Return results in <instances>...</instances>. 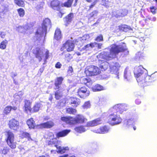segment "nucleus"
Wrapping results in <instances>:
<instances>
[{
	"instance_id": "obj_1",
	"label": "nucleus",
	"mask_w": 157,
	"mask_h": 157,
	"mask_svg": "<svg viewBox=\"0 0 157 157\" xmlns=\"http://www.w3.org/2000/svg\"><path fill=\"white\" fill-rule=\"evenodd\" d=\"M109 52L104 51L99 54L97 57L100 63L99 67L102 71L106 70L108 67L109 63L106 61L101 60H110L116 57L119 53L127 51L126 44L124 43H121L119 44H114L111 45L108 48Z\"/></svg>"
},
{
	"instance_id": "obj_2",
	"label": "nucleus",
	"mask_w": 157,
	"mask_h": 157,
	"mask_svg": "<svg viewBox=\"0 0 157 157\" xmlns=\"http://www.w3.org/2000/svg\"><path fill=\"white\" fill-rule=\"evenodd\" d=\"M51 26L50 20L48 18H45L43 21L42 27L38 28L34 37L38 41L40 40L43 38L44 34H46L47 29H50Z\"/></svg>"
},
{
	"instance_id": "obj_3",
	"label": "nucleus",
	"mask_w": 157,
	"mask_h": 157,
	"mask_svg": "<svg viewBox=\"0 0 157 157\" xmlns=\"http://www.w3.org/2000/svg\"><path fill=\"white\" fill-rule=\"evenodd\" d=\"M61 120L70 125H74L77 124H81L87 120L82 115H78L75 118L71 117H61Z\"/></svg>"
},
{
	"instance_id": "obj_4",
	"label": "nucleus",
	"mask_w": 157,
	"mask_h": 157,
	"mask_svg": "<svg viewBox=\"0 0 157 157\" xmlns=\"http://www.w3.org/2000/svg\"><path fill=\"white\" fill-rule=\"evenodd\" d=\"M112 108L109 110L110 114L108 117V122L112 125H115L121 124L122 119L120 116L118 114L117 111H112Z\"/></svg>"
},
{
	"instance_id": "obj_5",
	"label": "nucleus",
	"mask_w": 157,
	"mask_h": 157,
	"mask_svg": "<svg viewBox=\"0 0 157 157\" xmlns=\"http://www.w3.org/2000/svg\"><path fill=\"white\" fill-rule=\"evenodd\" d=\"M33 53L37 58L39 61H40L44 57V55H45L44 59L45 61L47 59L49 56V51L47 50L44 51L42 49H40L39 48H36L33 50Z\"/></svg>"
},
{
	"instance_id": "obj_6",
	"label": "nucleus",
	"mask_w": 157,
	"mask_h": 157,
	"mask_svg": "<svg viewBox=\"0 0 157 157\" xmlns=\"http://www.w3.org/2000/svg\"><path fill=\"white\" fill-rule=\"evenodd\" d=\"M6 142L8 145L12 149L16 147V143L14 142V134L10 131L6 132Z\"/></svg>"
},
{
	"instance_id": "obj_7",
	"label": "nucleus",
	"mask_w": 157,
	"mask_h": 157,
	"mask_svg": "<svg viewBox=\"0 0 157 157\" xmlns=\"http://www.w3.org/2000/svg\"><path fill=\"white\" fill-rule=\"evenodd\" d=\"M100 72L99 69L98 67L94 66L88 67L85 71L86 75L88 76L97 75Z\"/></svg>"
},
{
	"instance_id": "obj_8",
	"label": "nucleus",
	"mask_w": 157,
	"mask_h": 157,
	"mask_svg": "<svg viewBox=\"0 0 157 157\" xmlns=\"http://www.w3.org/2000/svg\"><path fill=\"white\" fill-rule=\"evenodd\" d=\"M145 73H147V71L142 66L135 67L134 74L136 79L143 77Z\"/></svg>"
},
{
	"instance_id": "obj_9",
	"label": "nucleus",
	"mask_w": 157,
	"mask_h": 157,
	"mask_svg": "<svg viewBox=\"0 0 157 157\" xmlns=\"http://www.w3.org/2000/svg\"><path fill=\"white\" fill-rule=\"evenodd\" d=\"M128 108V107L127 105L126 104H118L112 107V111L116 110V111L119 112L121 114L124 111H125L127 110Z\"/></svg>"
},
{
	"instance_id": "obj_10",
	"label": "nucleus",
	"mask_w": 157,
	"mask_h": 157,
	"mask_svg": "<svg viewBox=\"0 0 157 157\" xmlns=\"http://www.w3.org/2000/svg\"><path fill=\"white\" fill-rule=\"evenodd\" d=\"M120 67L119 64L117 62H112L109 66L110 71L116 74L117 75L116 77L118 79L119 78L118 74H119L118 71Z\"/></svg>"
},
{
	"instance_id": "obj_11",
	"label": "nucleus",
	"mask_w": 157,
	"mask_h": 157,
	"mask_svg": "<svg viewBox=\"0 0 157 157\" xmlns=\"http://www.w3.org/2000/svg\"><path fill=\"white\" fill-rule=\"evenodd\" d=\"M78 93L81 98H85L89 95L90 92L86 87L83 86L78 89Z\"/></svg>"
},
{
	"instance_id": "obj_12",
	"label": "nucleus",
	"mask_w": 157,
	"mask_h": 157,
	"mask_svg": "<svg viewBox=\"0 0 157 157\" xmlns=\"http://www.w3.org/2000/svg\"><path fill=\"white\" fill-rule=\"evenodd\" d=\"M74 48V44L70 40H68L66 42L61 48L60 50L63 51L64 48L66 49L67 51L70 52L73 50Z\"/></svg>"
},
{
	"instance_id": "obj_13",
	"label": "nucleus",
	"mask_w": 157,
	"mask_h": 157,
	"mask_svg": "<svg viewBox=\"0 0 157 157\" xmlns=\"http://www.w3.org/2000/svg\"><path fill=\"white\" fill-rule=\"evenodd\" d=\"M8 124L11 129L16 130L18 128L19 122L15 119H12L10 121Z\"/></svg>"
},
{
	"instance_id": "obj_14",
	"label": "nucleus",
	"mask_w": 157,
	"mask_h": 157,
	"mask_svg": "<svg viewBox=\"0 0 157 157\" xmlns=\"http://www.w3.org/2000/svg\"><path fill=\"white\" fill-rule=\"evenodd\" d=\"M109 129V127L104 126L100 127L99 128L93 130V132L98 133L104 134L108 132Z\"/></svg>"
},
{
	"instance_id": "obj_15",
	"label": "nucleus",
	"mask_w": 157,
	"mask_h": 157,
	"mask_svg": "<svg viewBox=\"0 0 157 157\" xmlns=\"http://www.w3.org/2000/svg\"><path fill=\"white\" fill-rule=\"evenodd\" d=\"M103 122V121L100 118H97L94 120L88 122L86 126L87 127H93L101 124Z\"/></svg>"
},
{
	"instance_id": "obj_16",
	"label": "nucleus",
	"mask_w": 157,
	"mask_h": 157,
	"mask_svg": "<svg viewBox=\"0 0 157 157\" xmlns=\"http://www.w3.org/2000/svg\"><path fill=\"white\" fill-rule=\"evenodd\" d=\"M151 78L150 75H148L147 73H145L143 77L137 79V81L138 82H141L142 83L149 82H150Z\"/></svg>"
},
{
	"instance_id": "obj_17",
	"label": "nucleus",
	"mask_w": 157,
	"mask_h": 157,
	"mask_svg": "<svg viewBox=\"0 0 157 157\" xmlns=\"http://www.w3.org/2000/svg\"><path fill=\"white\" fill-rule=\"evenodd\" d=\"M74 17V14L72 13H70L64 18V21L65 25L67 26L72 20Z\"/></svg>"
},
{
	"instance_id": "obj_18",
	"label": "nucleus",
	"mask_w": 157,
	"mask_h": 157,
	"mask_svg": "<svg viewBox=\"0 0 157 157\" xmlns=\"http://www.w3.org/2000/svg\"><path fill=\"white\" fill-rule=\"evenodd\" d=\"M71 103L73 106L76 107L79 105L80 103V100L75 97H71Z\"/></svg>"
},
{
	"instance_id": "obj_19",
	"label": "nucleus",
	"mask_w": 157,
	"mask_h": 157,
	"mask_svg": "<svg viewBox=\"0 0 157 157\" xmlns=\"http://www.w3.org/2000/svg\"><path fill=\"white\" fill-rule=\"evenodd\" d=\"M63 78L62 77H58L55 81V89L56 90L59 89L60 86L61 84Z\"/></svg>"
},
{
	"instance_id": "obj_20",
	"label": "nucleus",
	"mask_w": 157,
	"mask_h": 157,
	"mask_svg": "<svg viewBox=\"0 0 157 157\" xmlns=\"http://www.w3.org/2000/svg\"><path fill=\"white\" fill-rule=\"evenodd\" d=\"M71 131V130L69 129H65L57 133L56 136L58 138L65 136L70 132Z\"/></svg>"
},
{
	"instance_id": "obj_21",
	"label": "nucleus",
	"mask_w": 157,
	"mask_h": 157,
	"mask_svg": "<svg viewBox=\"0 0 157 157\" xmlns=\"http://www.w3.org/2000/svg\"><path fill=\"white\" fill-rule=\"evenodd\" d=\"M124 78L127 81L130 80L132 78L131 72L127 68H126L125 69L124 72Z\"/></svg>"
},
{
	"instance_id": "obj_22",
	"label": "nucleus",
	"mask_w": 157,
	"mask_h": 157,
	"mask_svg": "<svg viewBox=\"0 0 157 157\" xmlns=\"http://www.w3.org/2000/svg\"><path fill=\"white\" fill-rule=\"evenodd\" d=\"M60 2L57 0H55L51 2V5L53 9L58 10L60 9Z\"/></svg>"
},
{
	"instance_id": "obj_23",
	"label": "nucleus",
	"mask_w": 157,
	"mask_h": 157,
	"mask_svg": "<svg viewBox=\"0 0 157 157\" xmlns=\"http://www.w3.org/2000/svg\"><path fill=\"white\" fill-rule=\"evenodd\" d=\"M55 147L58 149V152L61 154L69 150V148L67 147H61L58 144L55 145Z\"/></svg>"
},
{
	"instance_id": "obj_24",
	"label": "nucleus",
	"mask_w": 157,
	"mask_h": 157,
	"mask_svg": "<svg viewBox=\"0 0 157 157\" xmlns=\"http://www.w3.org/2000/svg\"><path fill=\"white\" fill-rule=\"evenodd\" d=\"M54 124L52 121H47L40 124V126L42 128H50L54 126Z\"/></svg>"
},
{
	"instance_id": "obj_25",
	"label": "nucleus",
	"mask_w": 157,
	"mask_h": 157,
	"mask_svg": "<svg viewBox=\"0 0 157 157\" xmlns=\"http://www.w3.org/2000/svg\"><path fill=\"white\" fill-rule=\"evenodd\" d=\"M134 123V121H132L131 119H127L124 121V125L127 128H129L132 127Z\"/></svg>"
},
{
	"instance_id": "obj_26",
	"label": "nucleus",
	"mask_w": 157,
	"mask_h": 157,
	"mask_svg": "<svg viewBox=\"0 0 157 157\" xmlns=\"http://www.w3.org/2000/svg\"><path fill=\"white\" fill-rule=\"evenodd\" d=\"M23 94V92L21 91L19 92L17 94H15L14 95V99L15 101L20 102L22 100Z\"/></svg>"
},
{
	"instance_id": "obj_27",
	"label": "nucleus",
	"mask_w": 157,
	"mask_h": 157,
	"mask_svg": "<svg viewBox=\"0 0 157 157\" xmlns=\"http://www.w3.org/2000/svg\"><path fill=\"white\" fill-rule=\"evenodd\" d=\"M62 37L61 32L60 29L57 28L55 33L54 38L57 40H58L61 39Z\"/></svg>"
},
{
	"instance_id": "obj_28",
	"label": "nucleus",
	"mask_w": 157,
	"mask_h": 157,
	"mask_svg": "<svg viewBox=\"0 0 157 157\" xmlns=\"http://www.w3.org/2000/svg\"><path fill=\"white\" fill-rule=\"evenodd\" d=\"M31 103L29 101L25 100V111L28 112V111H29L31 112V109L30 106Z\"/></svg>"
},
{
	"instance_id": "obj_29",
	"label": "nucleus",
	"mask_w": 157,
	"mask_h": 157,
	"mask_svg": "<svg viewBox=\"0 0 157 157\" xmlns=\"http://www.w3.org/2000/svg\"><path fill=\"white\" fill-rule=\"evenodd\" d=\"M92 89L94 91H97L105 90L106 88L99 84H97L93 87Z\"/></svg>"
},
{
	"instance_id": "obj_30",
	"label": "nucleus",
	"mask_w": 157,
	"mask_h": 157,
	"mask_svg": "<svg viewBox=\"0 0 157 157\" xmlns=\"http://www.w3.org/2000/svg\"><path fill=\"white\" fill-rule=\"evenodd\" d=\"M82 82L86 85L88 87H90L92 84V82L89 78H83L82 79Z\"/></svg>"
},
{
	"instance_id": "obj_31",
	"label": "nucleus",
	"mask_w": 157,
	"mask_h": 157,
	"mask_svg": "<svg viewBox=\"0 0 157 157\" xmlns=\"http://www.w3.org/2000/svg\"><path fill=\"white\" fill-rule=\"evenodd\" d=\"M27 124L29 128H34L35 126L34 122L32 118H31L28 120L27 121Z\"/></svg>"
},
{
	"instance_id": "obj_32",
	"label": "nucleus",
	"mask_w": 157,
	"mask_h": 157,
	"mask_svg": "<svg viewBox=\"0 0 157 157\" xmlns=\"http://www.w3.org/2000/svg\"><path fill=\"white\" fill-rule=\"evenodd\" d=\"M42 107V105L40 103H36L33 108V110L34 112H38Z\"/></svg>"
},
{
	"instance_id": "obj_33",
	"label": "nucleus",
	"mask_w": 157,
	"mask_h": 157,
	"mask_svg": "<svg viewBox=\"0 0 157 157\" xmlns=\"http://www.w3.org/2000/svg\"><path fill=\"white\" fill-rule=\"evenodd\" d=\"M62 90V87H61L60 89L55 92V97L56 99H59L62 96L63 94V93L61 92Z\"/></svg>"
},
{
	"instance_id": "obj_34",
	"label": "nucleus",
	"mask_w": 157,
	"mask_h": 157,
	"mask_svg": "<svg viewBox=\"0 0 157 157\" xmlns=\"http://www.w3.org/2000/svg\"><path fill=\"white\" fill-rule=\"evenodd\" d=\"M61 141L59 140H57L56 138H54L50 140L48 142V144H54L55 146L56 144L60 145L61 144Z\"/></svg>"
},
{
	"instance_id": "obj_35",
	"label": "nucleus",
	"mask_w": 157,
	"mask_h": 157,
	"mask_svg": "<svg viewBox=\"0 0 157 157\" xmlns=\"http://www.w3.org/2000/svg\"><path fill=\"white\" fill-rule=\"evenodd\" d=\"M120 28L121 30L125 32L132 29L129 26L126 25H122Z\"/></svg>"
},
{
	"instance_id": "obj_36",
	"label": "nucleus",
	"mask_w": 157,
	"mask_h": 157,
	"mask_svg": "<svg viewBox=\"0 0 157 157\" xmlns=\"http://www.w3.org/2000/svg\"><path fill=\"white\" fill-rule=\"evenodd\" d=\"M73 1V0H68L67 2L62 4L61 6L62 7L64 6L67 7H70L71 6Z\"/></svg>"
},
{
	"instance_id": "obj_37",
	"label": "nucleus",
	"mask_w": 157,
	"mask_h": 157,
	"mask_svg": "<svg viewBox=\"0 0 157 157\" xmlns=\"http://www.w3.org/2000/svg\"><path fill=\"white\" fill-rule=\"evenodd\" d=\"M44 5V3L42 2H39L37 4L36 8L38 11L40 12L42 10Z\"/></svg>"
},
{
	"instance_id": "obj_38",
	"label": "nucleus",
	"mask_w": 157,
	"mask_h": 157,
	"mask_svg": "<svg viewBox=\"0 0 157 157\" xmlns=\"http://www.w3.org/2000/svg\"><path fill=\"white\" fill-rule=\"evenodd\" d=\"M87 37L89 38V36L87 35H85L82 37L78 39V42H79V44L81 45L83 43H85V41L86 40Z\"/></svg>"
},
{
	"instance_id": "obj_39",
	"label": "nucleus",
	"mask_w": 157,
	"mask_h": 157,
	"mask_svg": "<svg viewBox=\"0 0 157 157\" xmlns=\"http://www.w3.org/2000/svg\"><path fill=\"white\" fill-rule=\"evenodd\" d=\"M74 129L75 131L80 133L84 132L86 130V129L82 126L76 127Z\"/></svg>"
},
{
	"instance_id": "obj_40",
	"label": "nucleus",
	"mask_w": 157,
	"mask_h": 157,
	"mask_svg": "<svg viewBox=\"0 0 157 157\" xmlns=\"http://www.w3.org/2000/svg\"><path fill=\"white\" fill-rule=\"evenodd\" d=\"M7 44L8 41L6 40L2 41L0 44V48L2 49H6Z\"/></svg>"
},
{
	"instance_id": "obj_41",
	"label": "nucleus",
	"mask_w": 157,
	"mask_h": 157,
	"mask_svg": "<svg viewBox=\"0 0 157 157\" xmlns=\"http://www.w3.org/2000/svg\"><path fill=\"white\" fill-rule=\"evenodd\" d=\"M98 13V11H93L89 15L88 17L90 18H95L97 17Z\"/></svg>"
},
{
	"instance_id": "obj_42",
	"label": "nucleus",
	"mask_w": 157,
	"mask_h": 157,
	"mask_svg": "<svg viewBox=\"0 0 157 157\" xmlns=\"http://www.w3.org/2000/svg\"><path fill=\"white\" fill-rule=\"evenodd\" d=\"M101 4L102 5L106 7H108L110 6V2L108 0H101ZM98 1L99 0H96Z\"/></svg>"
},
{
	"instance_id": "obj_43",
	"label": "nucleus",
	"mask_w": 157,
	"mask_h": 157,
	"mask_svg": "<svg viewBox=\"0 0 157 157\" xmlns=\"http://www.w3.org/2000/svg\"><path fill=\"white\" fill-rule=\"evenodd\" d=\"M118 12H121V13H119L118 15V16H122V17L124 16L127 15L128 13V10L126 9L119 10V11Z\"/></svg>"
},
{
	"instance_id": "obj_44",
	"label": "nucleus",
	"mask_w": 157,
	"mask_h": 157,
	"mask_svg": "<svg viewBox=\"0 0 157 157\" xmlns=\"http://www.w3.org/2000/svg\"><path fill=\"white\" fill-rule=\"evenodd\" d=\"M76 112V109L72 108H68L67 109V113L70 114H75Z\"/></svg>"
},
{
	"instance_id": "obj_45",
	"label": "nucleus",
	"mask_w": 157,
	"mask_h": 157,
	"mask_svg": "<svg viewBox=\"0 0 157 157\" xmlns=\"http://www.w3.org/2000/svg\"><path fill=\"white\" fill-rule=\"evenodd\" d=\"M22 138H27L29 140H32L31 138L30 135L29 133L26 132H23L22 133Z\"/></svg>"
},
{
	"instance_id": "obj_46",
	"label": "nucleus",
	"mask_w": 157,
	"mask_h": 157,
	"mask_svg": "<svg viewBox=\"0 0 157 157\" xmlns=\"http://www.w3.org/2000/svg\"><path fill=\"white\" fill-rule=\"evenodd\" d=\"M15 3L18 6L22 7L24 6V2L22 0H14Z\"/></svg>"
},
{
	"instance_id": "obj_47",
	"label": "nucleus",
	"mask_w": 157,
	"mask_h": 157,
	"mask_svg": "<svg viewBox=\"0 0 157 157\" xmlns=\"http://www.w3.org/2000/svg\"><path fill=\"white\" fill-rule=\"evenodd\" d=\"M96 42L91 43L90 44H87L83 48L87 50V48L90 47H91V48L94 47L96 45Z\"/></svg>"
},
{
	"instance_id": "obj_48",
	"label": "nucleus",
	"mask_w": 157,
	"mask_h": 157,
	"mask_svg": "<svg viewBox=\"0 0 157 157\" xmlns=\"http://www.w3.org/2000/svg\"><path fill=\"white\" fill-rule=\"evenodd\" d=\"M91 105L90 101H87L82 106V108L85 109H87L90 107Z\"/></svg>"
},
{
	"instance_id": "obj_49",
	"label": "nucleus",
	"mask_w": 157,
	"mask_h": 157,
	"mask_svg": "<svg viewBox=\"0 0 157 157\" xmlns=\"http://www.w3.org/2000/svg\"><path fill=\"white\" fill-rule=\"evenodd\" d=\"M12 109V106H7L4 109V113L6 114L9 113Z\"/></svg>"
},
{
	"instance_id": "obj_50",
	"label": "nucleus",
	"mask_w": 157,
	"mask_h": 157,
	"mask_svg": "<svg viewBox=\"0 0 157 157\" xmlns=\"http://www.w3.org/2000/svg\"><path fill=\"white\" fill-rule=\"evenodd\" d=\"M16 30L21 33H24L25 32V29L22 26H19L17 27Z\"/></svg>"
},
{
	"instance_id": "obj_51",
	"label": "nucleus",
	"mask_w": 157,
	"mask_h": 157,
	"mask_svg": "<svg viewBox=\"0 0 157 157\" xmlns=\"http://www.w3.org/2000/svg\"><path fill=\"white\" fill-rule=\"evenodd\" d=\"M138 119V115L137 114H133L130 118L132 121H133L134 123L136 122Z\"/></svg>"
},
{
	"instance_id": "obj_52",
	"label": "nucleus",
	"mask_w": 157,
	"mask_h": 157,
	"mask_svg": "<svg viewBox=\"0 0 157 157\" xmlns=\"http://www.w3.org/2000/svg\"><path fill=\"white\" fill-rule=\"evenodd\" d=\"M61 87H62V90L61 91V92L62 93H64L66 92H68V90L67 89L66 86L65 85L62 84L61 86H59V89H60Z\"/></svg>"
},
{
	"instance_id": "obj_53",
	"label": "nucleus",
	"mask_w": 157,
	"mask_h": 157,
	"mask_svg": "<svg viewBox=\"0 0 157 157\" xmlns=\"http://www.w3.org/2000/svg\"><path fill=\"white\" fill-rule=\"evenodd\" d=\"M19 15L21 17H23L25 13L24 10L22 8H20L17 10Z\"/></svg>"
},
{
	"instance_id": "obj_54",
	"label": "nucleus",
	"mask_w": 157,
	"mask_h": 157,
	"mask_svg": "<svg viewBox=\"0 0 157 157\" xmlns=\"http://www.w3.org/2000/svg\"><path fill=\"white\" fill-rule=\"evenodd\" d=\"M118 11H119V10L116 11L113 10V15L117 17H122V16L118 15L119 14V13H121V12H118Z\"/></svg>"
},
{
	"instance_id": "obj_55",
	"label": "nucleus",
	"mask_w": 157,
	"mask_h": 157,
	"mask_svg": "<svg viewBox=\"0 0 157 157\" xmlns=\"http://www.w3.org/2000/svg\"><path fill=\"white\" fill-rule=\"evenodd\" d=\"M9 151V149L6 148V147H4L3 150L2 151L0 150V154H3L4 155H6Z\"/></svg>"
},
{
	"instance_id": "obj_56",
	"label": "nucleus",
	"mask_w": 157,
	"mask_h": 157,
	"mask_svg": "<svg viewBox=\"0 0 157 157\" xmlns=\"http://www.w3.org/2000/svg\"><path fill=\"white\" fill-rule=\"evenodd\" d=\"M7 12V10L5 9L2 11H0V17L1 18H3L4 17L5 14Z\"/></svg>"
},
{
	"instance_id": "obj_57",
	"label": "nucleus",
	"mask_w": 157,
	"mask_h": 157,
	"mask_svg": "<svg viewBox=\"0 0 157 157\" xmlns=\"http://www.w3.org/2000/svg\"><path fill=\"white\" fill-rule=\"evenodd\" d=\"M148 20L154 21L156 20V18L155 17H151L150 16H148L147 18L145 19V21L146 22Z\"/></svg>"
},
{
	"instance_id": "obj_58",
	"label": "nucleus",
	"mask_w": 157,
	"mask_h": 157,
	"mask_svg": "<svg viewBox=\"0 0 157 157\" xmlns=\"http://www.w3.org/2000/svg\"><path fill=\"white\" fill-rule=\"evenodd\" d=\"M96 40L97 41L100 42L103 40L102 36L101 35H100L98 36L96 39Z\"/></svg>"
},
{
	"instance_id": "obj_59",
	"label": "nucleus",
	"mask_w": 157,
	"mask_h": 157,
	"mask_svg": "<svg viewBox=\"0 0 157 157\" xmlns=\"http://www.w3.org/2000/svg\"><path fill=\"white\" fill-rule=\"evenodd\" d=\"M156 8L154 6H152L150 8V10L151 12L153 14H155L156 13Z\"/></svg>"
},
{
	"instance_id": "obj_60",
	"label": "nucleus",
	"mask_w": 157,
	"mask_h": 157,
	"mask_svg": "<svg viewBox=\"0 0 157 157\" xmlns=\"http://www.w3.org/2000/svg\"><path fill=\"white\" fill-rule=\"evenodd\" d=\"M6 35V33L3 32H0V37L4 38Z\"/></svg>"
},
{
	"instance_id": "obj_61",
	"label": "nucleus",
	"mask_w": 157,
	"mask_h": 157,
	"mask_svg": "<svg viewBox=\"0 0 157 157\" xmlns=\"http://www.w3.org/2000/svg\"><path fill=\"white\" fill-rule=\"evenodd\" d=\"M151 31L150 29H147L145 31V34L146 35H149L151 33Z\"/></svg>"
},
{
	"instance_id": "obj_62",
	"label": "nucleus",
	"mask_w": 157,
	"mask_h": 157,
	"mask_svg": "<svg viewBox=\"0 0 157 157\" xmlns=\"http://www.w3.org/2000/svg\"><path fill=\"white\" fill-rule=\"evenodd\" d=\"M96 43V45L95 47H98V48L101 49V48L102 44L101 43Z\"/></svg>"
},
{
	"instance_id": "obj_63",
	"label": "nucleus",
	"mask_w": 157,
	"mask_h": 157,
	"mask_svg": "<svg viewBox=\"0 0 157 157\" xmlns=\"http://www.w3.org/2000/svg\"><path fill=\"white\" fill-rule=\"evenodd\" d=\"M61 66V64L59 62H58L56 65L55 67L56 68H60Z\"/></svg>"
},
{
	"instance_id": "obj_64",
	"label": "nucleus",
	"mask_w": 157,
	"mask_h": 157,
	"mask_svg": "<svg viewBox=\"0 0 157 157\" xmlns=\"http://www.w3.org/2000/svg\"><path fill=\"white\" fill-rule=\"evenodd\" d=\"M135 102H136V104L138 105H139L141 101L140 100L138 99H136V100Z\"/></svg>"
}]
</instances>
